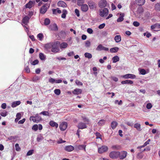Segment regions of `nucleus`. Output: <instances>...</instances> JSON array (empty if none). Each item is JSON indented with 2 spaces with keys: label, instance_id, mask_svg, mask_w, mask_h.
Wrapping results in <instances>:
<instances>
[{
  "label": "nucleus",
  "instance_id": "22",
  "mask_svg": "<svg viewBox=\"0 0 160 160\" xmlns=\"http://www.w3.org/2000/svg\"><path fill=\"white\" fill-rule=\"evenodd\" d=\"M114 40L116 43H119L120 42L121 40V38L120 35H116L114 37Z\"/></svg>",
  "mask_w": 160,
  "mask_h": 160
},
{
  "label": "nucleus",
  "instance_id": "29",
  "mask_svg": "<svg viewBox=\"0 0 160 160\" xmlns=\"http://www.w3.org/2000/svg\"><path fill=\"white\" fill-rule=\"evenodd\" d=\"M68 45V44L67 43L63 42L61 44H60L59 46L61 48H65L67 47Z\"/></svg>",
  "mask_w": 160,
  "mask_h": 160
},
{
  "label": "nucleus",
  "instance_id": "16",
  "mask_svg": "<svg viewBox=\"0 0 160 160\" xmlns=\"http://www.w3.org/2000/svg\"><path fill=\"white\" fill-rule=\"evenodd\" d=\"M77 127L79 129H83L87 128V126L85 123L80 122L78 123Z\"/></svg>",
  "mask_w": 160,
  "mask_h": 160
},
{
  "label": "nucleus",
  "instance_id": "53",
  "mask_svg": "<svg viewBox=\"0 0 160 160\" xmlns=\"http://www.w3.org/2000/svg\"><path fill=\"white\" fill-rule=\"evenodd\" d=\"M140 73L141 74L145 75L146 74V71L145 70L142 69L139 71Z\"/></svg>",
  "mask_w": 160,
  "mask_h": 160
},
{
  "label": "nucleus",
  "instance_id": "45",
  "mask_svg": "<svg viewBox=\"0 0 160 160\" xmlns=\"http://www.w3.org/2000/svg\"><path fill=\"white\" fill-rule=\"evenodd\" d=\"M37 37L40 40L42 41L43 38V35L42 33H40L38 34Z\"/></svg>",
  "mask_w": 160,
  "mask_h": 160
},
{
  "label": "nucleus",
  "instance_id": "51",
  "mask_svg": "<svg viewBox=\"0 0 160 160\" xmlns=\"http://www.w3.org/2000/svg\"><path fill=\"white\" fill-rule=\"evenodd\" d=\"M15 147L16 151H20L21 148L19 147V144L18 143H16L15 144Z\"/></svg>",
  "mask_w": 160,
  "mask_h": 160
},
{
  "label": "nucleus",
  "instance_id": "30",
  "mask_svg": "<svg viewBox=\"0 0 160 160\" xmlns=\"http://www.w3.org/2000/svg\"><path fill=\"white\" fill-rule=\"evenodd\" d=\"M119 60V58L118 56H115L112 58V62L113 63H115Z\"/></svg>",
  "mask_w": 160,
  "mask_h": 160
},
{
  "label": "nucleus",
  "instance_id": "58",
  "mask_svg": "<svg viewBox=\"0 0 160 160\" xmlns=\"http://www.w3.org/2000/svg\"><path fill=\"white\" fill-rule=\"evenodd\" d=\"M87 32L88 33L91 34L93 33V31L91 28H88L87 30Z\"/></svg>",
  "mask_w": 160,
  "mask_h": 160
},
{
  "label": "nucleus",
  "instance_id": "31",
  "mask_svg": "<svg viewBox=\"0 0 160 160\" xmlns=\"http://www.w3.org/2000/svg\"><path fill=\"white\" fill-rule=\"evenodd\" d=\"M136 1L139 6L143 5L145 2V0H136Z\"/></svg>",
  "mask_w": 160,
  "mask_h": 160
},
{
  "label": "nucleus",
  "instance_id": "5",
  "mask_svg": "<svg viewBox=\"0 0 160 160\" xmlns=\"http://www.w3.org/2000/svg\"><path fill=\"white\" fill-rule=\"evenodd\" d=\"M108 148L107 146L104 145L102 146L101 147L98 148V151L99 153H102L108 151Z\"/></svg>",
  "mask_w": 160,
  "mask_h": 160
},
{
  "label": "nucleus",
  "instance_id": "10",
  "mask_svg": "<svg viewBox=\"0 0 160 160\" xmlns=\"http://www.w3.org/2000/svg\"><path fill=\"white\" fill-rule=\"evenodd\" d=\"M88 5L91 9H93L96 8V4L92 1H89L88 3Z\"/></svg>",
  "mask_w": 160,
  "mask_h": 160
},
{
  "label": "nucleus",
  "instance_id": "9",
  "mask_svg": "<svg viewBox=\"0 0 160 160\" xmlns=\"http://www.w3.org/2000/svg\"><path fill=\"white\" fill-rule=\"evenodd\" d=\"M96 50L100 51L101 50L108 51L109 50V49L108 48L103 47L102 44H99L96 48Z\"/></svg>",
  "mask_w": 160,
  "mask_h": 160
},
{
  "label": "nucleus",
  "instance_id": "17",
  "mask_svg": "<svg viewBox=\"0 0 160 160\" xmlns=\"http://www.w3.org/2000/svg\"><path fill=\"white\" fill-rule=\"evenodd\" d=\"M88 9V6L86 4H84L81 6V9L83 12H87Z\"/></svg>",
  "mask_w": 160,
  "mask_h": 160
},
{
  "label": "nucleus",
  "instance_id": "25",
  "mask_svg": "<svg viewBox=\"0 0 160 160\" xmlns=\"http://www.w3.org/2000/svg\"><path fill=\"white\" fill-rule=\"evenodd\" d=\"M74 149V147L71 145L67 146L65 148V150L68 152H71Z\"/></svg>",
  "mask_w": 160,
  "mask_h": 160
},
{
  "label": "nucleus",
  "instance_id": "40",
  "mask_svg": "<svg viewBox=\"0 0 160 160\" xmlns=\"http://www.w3.org/2000/svg\"><path fill=\"white\" fill-rule=\"evenodd\" d=\"M85 57L88 59H90L92 58V54L88 52H86L84 53Z\"/></svg>",
  "mask_w": 160,
  "mask_h": 160
},
{
  "label": "nucleus",
  "instance_id": "44",
  "mask_svg": "<svg viewBox=\"0 0 160 160\" xmlns=\"http://www.w3.org/2000/svg\"><path fill=\"white\" fill-rule=\"evenodd\" d=\"M50 21L48 18H46L44 20V24L45 25H48L50 24Z\"/></svg>",
  "mask_w": 160,
  "mask_h": 160
},
{
  "label": "nucleus",
  "instance_id": "59",
  "mask_svg": "<svg viewBox=\"0 0 160 160\" xmlns=\"http://www.w3.org/2000/svg\"><path fill=\"white\" fill-rule=\"evenodd\" d=\"M75 12L77 17H78L80 16L79 11L77 9H75Z\"/></svg>",
  "mask_w": 160,
  "mask_h": 160
},
{
  "label": "nucleus",
  "instance_id": "7",
  "mask_svg": "<svg viewBox=\"0 0 160 160\" xmlns=\"http://www.w3.org/2000/svg\"><path fill=\"white\" fill-rule=\"evenodd\" d=\"M67 126V123L65 122H63L60 123L59 128L61 131H64L66 129Z\"/></svg>",
  "mask_w": 160,
  "mask_h": 160
},
{
  "label": "nucleus",
  "instance_id": "43",
  "mask_svg": "<svg viewBox=\"0 0 160 160\" xmlns=\"http://www.w3.org/2000/svg\"><path fill=\"white\" fill-rule=\"evenodd\" d=\"M8 112L4 110L1 112L0 114L2 117H5L7 115Z\"/></svg>",
  "mask_w": 160,
  "mask_h": 160
},
{
  "label": "nucleus",
  "instance_id": "20",
  "mask_svg": "<svg viewBox=\"0 0 160 160\" xmlns=\"http://www.w3.org/2000/svg\"><path fill=\"white\" fill-rule=\"evenodd\" d=\"M58 5L59 7H61L63 8H65L67 6L66 4L62 1H59L58 3Z\"/></svg>",
  "mask_w": 160,
  "mask_h": 160
},
{
  "label": "nucleus",
  "instance_id": "1",
  "mask_svg": "<svg viewBox=\"0 0 160 160\" xmlns=\"http://www.w3.org/2000/svg\"><path fill=\"white\" fill-rule=\"evenodd\" d=\"M52 45V48L51 49L52 52H59L60 50L59 48L60 42L58 41L53 42Z\"/></svg>",
  "mask_w": 160,
  "mask_h": 160
},
{
  "label": "nucleus",
  "instance_id": "38",
  "mask_svg": "<svg viewBox=\"0 0 160 160\" xmlns=\"http://www.w3.org/2000/svg\"><path fill=\"white\" fill-rule=\"evenodd\" d=\"M62 15L61 17L62 18H65L66 17V15L67 14V11L65 9H63L62 11Z\"/></svg>",
  "mask_w": 160,
  "mask_h": 160
},
{
  "label": "nucleus",
  "instance_id": "28",
  "mask_svg": "<svg viewBox=\"0 0 160 160\" xmlns=\"http://www.w3.org/2000/svg\"><path fill=\"white\" fill-rule=\"evenodd\" d=\"M118 125V123L116 121H113L111 123V127L113 129H114Z\"/></svg>",
  "mask_w": 160,
  "mask_h": 160
},
{
  "label": "nucleus",
  "instance_id": "24",
  "mask_svg": "<svg viewBox=\"0 0 160 160\" xmlns=\"http://www.w3.org/2000/svg\"><path fill=\"white\" fill-rule=\"evenodd\" d=\"M21 102L20 101H16L13 102H12L11 106L12 108H15L19 105L21 104Z\"/></svg>",
  "mask_w": 160,
  "mask_h": 160
},
{
  "label": "nucleus",
  "instance_id": "21",
  "mask_svg": "<svg viewBox=\"0 0 160 160\" xmlns=\"http://www.w3.org/2000/svg\"><path fill=\"white\" fill-rule=\"evenodd\" d=\"M49 125L52 127H55L56 128L58 127V124L56 122L52 120L50 121L49 122Z\"/></svg>",
  "mask_w": 160,
  "mask_h": 160
},
{
  "label": "nucleus",
  "instance_id": "13",
  "mask_svg": "<svg viewBox=\"0 0 160 160\" xmlns=\"http://www.w3.org/2000/svg\"><path fill=\"white\" fill-rule=\"evenodd\" d=\"M122 77L126 79L131 78L134 79L136 78V76L134 74H128L122 76Z\"/></svg>",
  "mask_w": 160,
  "mask_h": 160
},
{
  "label": "nucleus",
  "instance_id": "6",
  "mask_svg": "<svg viewBox=\"0 0 160 160\" xmlns=\"http://www.w3.org/2000/svg\"><path fill=\"white\" fill-rule=\"evenodd\" d=\"M107 5V2L106 0H100L98 2V6L101 8H104Z\"/></svg>",
  "mask_w": 160,
  "mask_h": 160
},
{
  "label": "nucleus",
  "instance_id": "32",
  "mask_svg": "<svg viewBox=\"0 0 160 160\" xmlns=\"http://www.w3.org/2000/svg\"><path fill=\"white\" fill-rule=\"evenodd\" d=\"M119 48L118 47H115L112 48H111L110 50L111 52H116L118 51Z\"/></svg>",
  "mask_w": 160,
  "mask_h": 160
},
{
  "label": "nucleus",
  "instance_id": "54",
  "mask_svg": "<svg viewBox=\"0 0 160 160\" xmlns=\"http://www.w3.org/2000/svg\"><path fill=\"white\" fill-rule=\"evenodd\" d=\"M152 104H151V103H148L147 105H146V108L148 109H150L152 108Z\"/></svg>",
  "mask_w": 160,
  "mask_h": 160
},
{
  "label": "nucleus",
  "instance_id": "52",
  "mask_svg": "<svg viewBox=\"0 0 160 160\" xmlns=\"http://www.w3.org/2000/svg\"><path fill=\"white\" fill-rule=\"evenodd\" d=\"M16 138V137L15 136H11L8 138V139L9 140H11L12 141H15V139Z\"/></svg>",
  "mask_w": 160,
  "mask_h": 160
},
{
  "label": "nucleus",
  "instance_id": "55",
  "mask_svg": "<svg viewBox=\"0 0 160 160\" xmlns=\"http://www.w3.org/2000/svg\"><path fill=\"white\" fill-rule=\"evenodd\" d=\"M115 103L118 104V105H121L122 104V101L121 100L119 101L118 100H116L115 101Z\"/></svg>",
  "mask_w": 160,
  "mask_h": 160
},
{
  "label": "nucleus",
  "instance_id": "19",
  "mask_svg": "<svg viewBox=\"0 0 160 160\" xmlns=\"http://www.w3.org/2000/svg\"><path fill=\"white\" fill-rule=\"evenodd\" d=\"M30 18H29L28 16H26L23 18L22 22V23L25 25H26L28 22V21L30 19Z\"/></svg>",
  "mask_w": 160,
  "mask_h": 160
},
{
  "label": "nucleus",
  "instance_id": "63",
  "mask_svg": "<svg viewBox=\"0 0 160 160\" xmlns=\"http://www.w3.org/2000/svg\"><path fill=\"white\" fill-rule=\"evenodd\" d=\"M82 118L84 122H88L89 121L88 119L85 116H82Z\"/></svg>",
  "mask_w": 160,
  "mask_h": 160
},
{
  "label": "nucleus",
  "instance_id": "18",
  "mask_svg": "<svg viewBox=\"0 0 160 160\" xmlns=\"http://www.w3.org/2000/svg\"><path fill=\"white\" fill-rule=\"evenodd\" d=\"M82 92V90L81 89L76 88L72 91V93L75 95H78Z\"/></svg>",
  "mask_w": 160,
  "mask_h": 160
},
{
  "label": "nucleus",
  "instance_id": "11",
  "mask_svg": "<svg viewBox=\"0 0 160 160\" xmlns=\"http://www.w3.org/2000/svg\"><path fill=\"white\" fill-rule=\"evenodd\" d=\"M47 4H45L41 7L40 10V13L44 14L46 12L47 10Z\"/></svg>",
  "mask_w": 160,
  "mask_h": 160
},
{
  "label": "nucleus",
  "instance_id": "4",
  "mask_svg": "<svg viewBox=\"0 0 160 160\" xmlns=\"http://www.w3.org/2000/svg\"><path fill=\"white\" fill-rule=\"evenodd\" d=\"M99 15L101 17H104L105 16H107L108 13V9L106 8H104L103 9H99Z\"/></svg>",
  "mask_w": 160,
  "mask_h": 160
},
{
  "label": "nucleus",
  "instance_id": "8",
  "mask_svg": "<svg viewBox=\"0 0 160 160\" xmlns=\"http://www.w3.org/2000/svg\"><path fill=\"white\" fill-rule=\"evenodd\" d=\"M127 152L126 151H123L119 152V157L120 159H123L125 158L127 156Z\"/></svg>",
  "mask_w": 160,
  "mask_h": 160
},
{
  "label": "nucleus",
  "instance_id": "12",
  "mask_svg": "<svg viewBox=\"0 0 160 160\" xmlns=\"http://www.w3.org/2000/svg\"><path fill=\"white\" fill-rule=\"evenodd\" d=\"M35 3V1H30L25 5L26 8H31L34 6Z\"/></svg>",
  "mask_w": 160,
  "mask_h": 160
},
{
  "label": "nucleus",
  "instance_id": "62",
  "mask_svg": "<svg viewBox=\"0 0 160 160\" xmlns=\"http://www.w3.org/2000/svg\"><path fill=\"white\" fill-rule=\"evenodd\" d=\"M16 118L18 119V120H19L21 117V115L20 113H17L16 116Z\"/></svg>",
  "mask_w": 160,
  "mask_h": 160
},
{
  "label": "nucleus",
  "instance_id": "48",
  "mask_svg": "<svg viewBox=\"0 0 160 160\" xmlns=\"http://www.w3.org/2000/svg\"><path fill=\"white\" fill-rule=\"evenodd\" d=\"M34 152V150L32 149L29 150L27 153V156H30L32 155Z\"/></svg>",
  "mask_w": 160,
  "mask_h": 160
},
{
  "label": "nucleus",
  "instance_id": "49",
  "mask_svg": "<svg viewBox=\"0 0 160 160\" xmlns=\"http://www.w3.org/2000/svg\"><path fill=\"white\" fill-rule=\"evenodd\" d=\"M40 114H42L44 116H49V113L48 112L44 111L40 113Z\"/></svg>",
  "mask_w": 160,
  "mask_h": 160
},
{
  "label": "nucleus",
  "instance_id": "26",
  "mask_svg": "<svg viewBox=\"0 0 160 160\" xmlns=\"http://www.w3.org/2000/svg\"><path fill=\"white\" fill-rule=\"evenodd\" d=\"M120 17L117 19V21L118 22L122 21L123 19V17L124 16V13H121L120 14Z\"/></svg>",
  "mask_w": 160,
  "mask_h": 160
},
{
  "label": "nucleus",
  "instance_id": "41",
  "mask_svg": "<svg viewBox=\"0 0 160 160\" xmlns=\"http://www.w3.org/2000/svg\"><path fill=\"white\" fill-rule=\"evenodd\" d=\"M105 122V120L101 119L98 122V124L99 126H102L104 124Z\"/></svg>",
  "mask_w": 160,
  "mask_h": 160
},
{
  "label": "nucleus",
  "instance_id": "33",
  "mask_svg": "<svg viewBox=\"0 0 160 160\" xmlns=\"http://www.w3.org/2000/svg\"><path fill=\"white\" fill-rule=\"evenodd\" d=\"M111 148L112 149L114 150H119L121 148V147L118 145H114L112 146Z\"/></svg>",
  "mask_w": 160,
  "mask_h": 160
},
{
  "label": "nucleus",
  "instance_id": "39",
  "mask_svg": "<svg viewBox=\"0 0 160 160\" xmlns=\"http://www.w3.org/2000/svg\"><path fill=\"white\" fill-rule=\"evenodd\" d=\"M91 45V43L89 41L87 40L85 42V46L87 48H89Z\"/></svg>",
  "mask_w": 160,
  "mask_h": 160
},
{
  "label": "nucleus",
  "instance_id": "61",
  "mask_svg": "<svg viewBox=\"0 0 160 160\" xmlns=\"http://www.w3.org/2000/svg\"><path fill=\"white\" fill-rule=\"evenodd\" d=\"M133 25L135 27H138L139 26L140 24L137 21H134L133 22Z\"/></svg>",
  "mask_w": 160,
  "mask_h": 160
},
{
  "label": "nucleus",
  "instance_id": "3",
  "mask_svg": "<svg viewBox=\"0 0 160 160\" xmlns=\"http://www.w3.org/2000/svg\"><path fill=\"white\" fill-rule=\"evenodd\" d=\"M42 119L41 117L39 116L38 114L36 115L35 116H31L30 118V121H32L34 122H38Z\"/></svg>",
  "mask_w": 160,
  "mask_h": 160
},
{
  "label": "nucleus",
  "instance_id": "60",
  "mask_svg": "<svg viewBox=\"0 0 160 160\" xmlns=\"http://www.w3.org/2000/svg\"><path fill=\"white\" fill-rule=\"evenodd\" d=\"M38 60H35L32 62L31 64L32 65H35L36 64H38Z\"/></svg>",
  "mask_w": 160,
  "mask_h": 160
},
{
  "label": "nucleus",
  "instance_id": "2",
  "mask_svg": "<svg viewBox=\"0 0 160 160\" xmlns=\"http://www.w3.org/2000/svg\"><path fill=\"white\" fill-rule=\"evenodd\" d=\"M119 152L113 151L111 152L109 154V156L112 159H117L119 157Z\"/></svg>",
  "mask_w": 160,
  "mask_h": 160
},
{
  "label": "nucleus",
  "instance_id": "27",
  "mask_svg": "<svg viewBox=\"0 0 160 160\" xmlns=\"http://www.w3.org/2000/svg\"><path fill=\"white\" fill-rule=\"evenodd\" d=\"M133 83V82L131 80H126L125 81H122L121 82V83L122 84H132Z\"/></svg>",
  "mask_w": 160,
  "mask_h": 160
},
{
  "label": "nucleus",
  "instance_id": "34",
  "mask_svg": "<svg viewBox=\"0 0 160 160\" xmlns=\"http://www.w3.org/2000/svg\"><path fill=\"white\" fill-rule=\"evenodd\" d=\"M155 8L157 11H160V2L155 4Z\"/></svg>",
  "mask_w": 160,
  "mask_h": 160
},
{
  "label": "nucleus",
  "instance_id": "64",
  "mask_svg": "<svg viewBox=\"0 0 160 160\" xmlns=\"http://www.w3.org/2000/svg\"><path fill=\"white\" fill-rule=\"evenodd\" d=\"M105 24L104 23L102 24L99 25V26H98V28L99 29L103 28L105 26Z\"/></svg>",
  "mask_w": 160,
  "mask_h": 160
},
{
  "label": "nucleus",
  "instance_id": "37",
  "mask_svg": "<svg viewBox=\"0 0 160 160\" xmlns=\"http://www.w3.org/2000/svg\"><path fill=\"white\" fill-rule=\"evenodd\" d=\"M52 11L53 13L54 14H56L57 12L58 13H61L62 12L61 11L59 10L58 8L56 9H52Z\"/></svg>",
  "mask_w": 160,
  "mask_h": 160
},
{
  "label": "nucleus",
  "instance_id": "42",
  "mask_svg": "<svg viewBox=\"0 0 160 160\" xmlns=\"http://www.w3.org/2000/svg\"><path fill=\"white\" fill-rule=\"evenodd\" d=\"M85 0H78L77 4L79 6H81L84 3Z\"/></svg>",
  "mask_w": 160,
  "mask_h": 160
},
{
  "label": "nucleus",
  "instance_id": "15",
  "mask_svg": "<svg viewBox=\"0 0 160 160\" xmlns=\"http://www.w3.org/2000/svg\"><path fill=\"white\" fill-rule=\"evenodd\" d=\"M49 28L51 30L56 31L58 30V29L57 24L54 23L50 25Z\"/></svg>",
  "mask_w": 160,
  "mask_h": 160
},
{
  "label": "nucleus",
  "instance_id": "50",
  "mask_svg": "<svg viewBox=\"0 0 160 160\" xmlns=\"http://www.w3.org/2000/svg\"><path fill=\"white\" fill-rule=\"evenodd\" d=\"M32 129L35 131H37L38 129V125L37 124L34 125L32 128Z\"/></svg>",
  "mask_w": 160,
  "mask_h": 160
},
{
  "label": "nucleus",
  "instance_id": "47",
  "mask_svg": "<svg viewBox=\"0 0 160 160\" xmlns=\"http://www.w3.org/2000/svg\"><path fill=\"white\" fill-rule=\"evenodd\" d=\"M55 93L57 95H59L60 94L61 91L59 89H56L54 90Z\"/></svg>",
  "mask_w": 160,
  "mask_h": 160
},
{
  "label": "nucleus",
  "instance_id": "23",
  "mask_svg": "<svg viewBox=\"0 0 160 160\" xmlns=\"http://www.w3.org/2000/svg\"><path fill=\"white\" fill-rule=\"evenodd\" d=\"M134 127L138 131H140L142 130L141 127V125L139 123H136L134 124Z\"/></svg>",
  "mask_w": 160,
  "mask_h": 160
},
{
  "label": "nucleus",
  "instance_id": "36",
  "mask_svg": "<svg viewBox=\"0 0 160 160\" xmlns=\"http://www.w3.org/2000/svg\"><path fill=\"white\" fill-rule=\"evenodd\" d=\"M86 146L84 145H81L78 146L77 148L79 150H84L85 151Z\"/></svg>",
  "mask_w": 160,
  "mask_h": 160
},
{
  "label": "nucleus",
  "instance_id": "14",
  "mask_svg": "<svg viewBox=\"0 0 160 160\" xmlns=\"http://www.w3.org/2000/svg\"><path fill=\"white\" fill-rule=\"evenodd\" d=\"M53 42L48 43L45 44L44 46V48L48 51H50L51 49L52 48Z\"/></svg>",
  "mask_w": 160,
  "mask_h": 160
},
{
  "label": "nucleus",
  "instance_id": "57",
  "mask_svg": "<svg viewBox=\"0 0 160 160\" xmlns=\"http://www.w3.org/2000/svg\"><path fill=\"white\" fill-rule=\"evenodd\" d=\"M76 84L77 85H82L83 84L82 82H80L78 80H77L75 82Z\"/></svg>",
  "mask_w": 160,
  "mask_h": 160
},
{
  "label": "nucleus",
  "instance_id": "46",
  "mask_svg": "<svg viewBox=\"0 0 160 160\" xmlns=\"http://www.w3.org/2000/svg\"><path fill=\"white\" fill-rule=\"evenodd\" d=\"M40 77L38 76H35L32 78V81L34 82H36L40 79Z\"/></svg>",
  "mask_w": 160,
  "mask_h": 160
},
{
  "label": "nucleus",
  "instance_id": "56",
  "mask_svg": "<svg viewBox=\"0 0 160 160\" xmlns=\"http://www.w3.org/2000/svg\"><path fill=\"white\" fill-rule=\"evenodd\" d=\"M49 82L52 83L53 84L55 82V79L52 78H50L49 79Z\"/></svg>",
  "mask_w": 160,
  "mask_h": 160
},
{
  "label": "nucleus",
  "instance_id": "35",
  "mask_svg": "<svg viewBox=\"0 0 160 160\" xmlns=\"http://www.w3.org/2000/svg\"><path fill=\"white\" fill-rule=\"evenodd\" d=\"M39 57L40 59L42 60H44L46 59V57L44 54L42 53H40L39 55Z\"/></svg>",
  "mask_w": 160,
  "mask_h": 160
}]
</instances>
